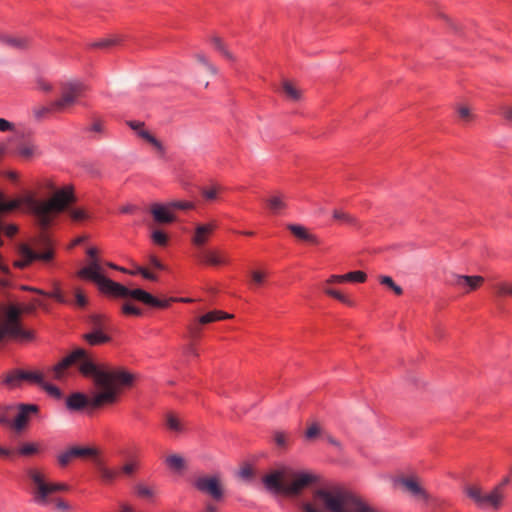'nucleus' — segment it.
Instances as JSON below:
<instances>
[{"instance_id": "f257e3e1", "label": "nucleus", "mask_w": 512, "mask_h": 512, "mask_svg": "<svg viewBox=\"0 0 512 512\" xmlns=\"http://www.w3.org/2000/svg\"><path fill=\"white\" fill-rule=\"evenodd\" d=\"M76 366L82 376L92 378L99 391L91 397L76 392L66 397V407L72 411H93L117 401L123 387L133 384L134 375L124 369L110 368L97 363L83 348H75L66 355V369Z\"/></svg>"}, {"instance_id": "f03ea898", "label": "nucleus", "mask_w": 512, "mask_h": 512, "mask_svg": "<svg viewBox=\"0 0 512 512\" xmlns=\"http://www.w3.org/2000/svg\"><path fill=\"white\" fill-rule=\"evenodd\" d=\"M301 512H383L340 487H323L300 504Z\"/></svg>"}, {"instance_id": "7ed1b4c3", "label": "nucleus", "mask_w": 512, "mask_h": 512, "mask_svg": "<svg viewBox=\"0 0 512 512\" xmlns=\"http://www.w3.org/2000/svg\"><path fill=\"white\" fill-rule=\"evenodd\" d=\"M265 488L275 494L297 496L318 482V476L305 470L283 466L266 474L263 479Z\"/></svg>"}, {"instance_id": "20e7f679", "label": "nucleus", "mask_w": 512, "mask_h": 512, "mask_svg": "<svg viewBox=\"0 0 512 512\" xmlns=\"http://www.w3.org/2000/svg\"><path fill=\"white\" fill-rule=\"evenodd\" d=\"M27 477L31 485V495L36 504L58 509L64 507L63 500L59 496V493L64 490L62 483L50 481L48 474L38 468L28 469Z\"/></svg>"}, {"instance_id": "39448f33", "label": "nucleus", "mask_w": 512, "mask_h": 512, "mask_svg": "<svg viewBox=\"0 0 512 512\" xmlns=\"http://www.w3.org/2000/svg\"><path fill=\"white\" fill-rule=\"evenodd\" d=\"M21 309L10 305L4 310L0 320V342L5 338L17 341H29L33 338L30 331L22 328L20 323Z\"/></svg>"}, {"instance_id": "423d86ee", "label": "nucleus", "mask_w": 512, "mask_h": 512, "mask_svg": "<svg viewBox=\"0 0 512 512\" xmlns=\"http://www.w3.org/2000/svg\"><path fill=\"white\" fill-rule=\"evenodd\" d=\"M101 293L121 297V298H133L137 301H140L148 306L156 307V308H166L169 306L170 300H159L150 293L142 289H129L126 286L119 284L114 281L108 282L106 287L101 291Z\"/></svg>"}, {"instance_id": "0eeeda50", "label": "nucleus", "mask_w": 512, "mask_h": 512, "mask_svg": "<svg viewBox=\"0 0 512 512\" xmlns=\"http://www.w3.org/2000/svg\"><path fill=\"white\" fill-rule=\"evenodd\" d=\"M86 253L90 261L77 272V276L81 279L94 282L101 292L111 279L107 278L104 274L103 264L98 258V249L96 247H90L86 250Z\"/></svg>"}, {"instance_id": "6e6552de", "label": "nucleus", "mask_w": 512, "mask_h": 512, "mask_svg": "<svg viewBox=\"0 0 512 512\" xmlns=\"http://www.w3.org/2000/svg\"><path fill=\"white\" fill-rule=\"evenodd\" d=\"M21 381L37 384L47 391V393L55 398H60L61 391L54 385L50 384L43 373L38 371L13 370L5 377V383L11 386L18 385Z\"/></svg>"}, {"instance_id": "1a4fd4ad", "label": "nucleus", "mask_w": 512, "mask_h": 512, "mask_svg": "<svg viewBox=\"0 0 512 512\" xmlns=\"http://www.w3.org/2000/svg\"><path fill=\"white\" fill-rule=\"evenodd\" d=\"M464 493L478 508L484 510H499L505 498L504 492H500L499 489H492L489 493H483L482 489L476 485H466Z\"/></svg>"}, {"instance_id": "9d476101", "label": "nucleus", "mask_w": 512, "mask_h": 512, "mask_svg": "<svg viewBox=\"0 0 512 512\" xmlns=\"http://www.w3.org/2000/svg\"><path fill=\"white\" fill-rule=\"evenodd\" d=\"M88 91V86L78 79L66 82V112H71L77 105H84L83 99Z\"/></svg>"}, {"instance_id": "9b49d317", "label": "nucleus", "mask_w": 512, "mask_h": 512, "mask_svg": "<svg viewBox=\"0 0 512 512\" xmlns=\"http://www.w3.org/2000/svg\"><path fill=\"white\" fill-rule=\"evenodd\" d=\"M52 256L53 253L51 250L37 252L28 244H21L18 247V259L14 262V266L23 269L36 260L49 261Z\"/></svg>"}, {"instance_id": "f8f14e48", "label": "nucleus", "mask_w": 512, "mask_h": 512, "mask_svg": "<svg viewBox=\"0 0 512 512\" xmlns=\"http://www.w3.org/2000/svg\"><path fill=\"white\" fill-rule=\"evenodd\" d=\"M194 486L202 493L208 494L215 500L223 497V488L218 476H199L194 481Z\"/></svg>"}, {"instance_id": "ddd939ff", "label": "nucleus", "mask_w": 512, "mask_h": 512, "mask_svg": "<svg viewBox=\"0 0 512 512\" xmlns=\"http://www.w3.org/2000/svg\"><path fill=\"white\" fill-rule=\"evenodd\" d=\"M127 125L135 131V133L144 141L151 144L158 152L164 153L165 149L163 144L156 139L146 128L145 123L142 121L130 120Z\"/></svg>"}, {"instance_id": "4468645a", "label": "nucleus", "mask_w": 512, "mask_h": 512, "mask_svg": "<svg viewBox=\"0 0 512 512\" xmlns=\"http://www.w3.org/2000/svg\"><path fill=\"white\" fill-rule=\"evenodd\" d=\"M216 228H217L216 221L197 224L195 227L194 234L191 238V242L193 243V245H195L199 248L204 246Z\"/></svg>"}, {"instance_id": "2eb2a0df", "label": "nucleus", "mask_w": 512, "mask_h": 512, "mask_svg": "<svg viewBox=\"0 0 512 512\" xmlns=\"http://www.w3.org/2000/svg\"><path fill=\"white\" fill-rule=\"evenodd\" d=\"M484 283L482 276L454 275L451 284L469 293L478 289Z\"/></svg>"}, {"instance_id": "dca6fc26", "label": "nucleus", "mask_w": 512, "mask_h": 512, "mask_svg": "<svg viewBox=\"0 0 512 512\" xmlns=\"http://www.w3.org/2000/svg\"><path fill=\"white\" fill-rule=\"evenodd\" d=\"M399 483L412 496L417 497L419 499H424V500L428 499V494L425 491V489L422 487L421 481L418 477H415V476L403 477L399 480Z\"/></svg>"}, {"instance_id": "f3484780", "label": "nucleus", "mask_w": 512, "mask_h": 512, "mask_svg": "<svg viewBox=\"0 0 512 512\" xmlns=\"http://www.w3.org/2000/svg\"><path fill=\"white\" fill-rule=\"evenodd\" d=\"M92 219L91 211L82 205H75L68 208V216L66 220H69L75 225H83Z\"/></svg>"}, {"instance_id": "a211bd4d", "label": "nucleus", "mask_w": 512, "mask_h": 512, "mask_svg": "<svg viewBox=\"0 0 512 512\" xmlns=\"http://www.w3.org/2000/svg\"><path fill=\"white\" fill-rule=\"evenodd\" d=\"M98 455L97 449L93 447L87 446H72L66 448V463L74 458L88 459L92 458L95 461V458Z\"/></svg>"}, {"instance_id": "6ab92c4d", "label": "nucleus", "mask_w": 512, "mask_h": 512, "mask_svg": "<svg viewBox=\"0 0 512 512\" xmlns=\"http://www.w3.org/2000/svg\"><path fill=\"white\" fill-rule=\"evenodd\" d=\"M150 212L154 220L160 224L172 223L175 220L168 203L166 205L155 203L151 205Z\"/></svg>"}, {"instance_id": "aec40b11", "label": "nucleus", "mask_w": 512, "mask_h": 512, "mask_svg": "<svg viewBox=\"0 0 512 512\" xmlns=\"http://www.w3.org/2000/svg\"><path fill=\"white\" fill-rule=\"evenodd\" d=\"M37 409L36 405H21L12 424L14 429L17 431L24 429L28 423L29 415L37 412Z\"/></svg>"}, {"instance_id": "412c9836", "label": "nucleus", "mask_w": 512, "mask_h": 512, "mask_svg": "<svg viewBox=\"0 0 512 512\" xmlns=\"http://www.w3.org/2000/svg\"><path fill=\"white\" fill-rule=\"evenodd\" d=\"M367 275L363 271H353L344 275H332L326 280L327 285L339 284L345 281L363 283Z\"/></svg>"}, {"instance_id": "4be33fe9", "label": "nucleus", "mask_w": 512, "mask_h": 512, "mask_svg": "<svg viewBox=\"0 0 512 512\" xmlns=\"http://www.w3.org/2000/svg\"><path fill=\"white\" fill-rule=\"evenodd\" d=\"M287 229L298 239L303 240L305 242L311 243V244H319V239L316 235L311 234L309 230L299 224H288Z\"/></svg>"}, {"instance_id": "5701e85b", "label": "nucleus", "mask_w": 512, "mask_h": 512, "mask_svg": "<svg viewBox=\"0 0 512 512\" xmlns=\"http://www.w3.org/2000/svg\"><path fill=\"white\" fill-rule=\"evenodd\" d=\"M0 43L6 45L7 47L13 49H25L28 47V40L23 37L14 36L10 34H5V36H0Z\"/></svg>"}, {"instance_id": "b1692460", "label": "nucleus", "mask_w": 512, "mask_h": 512, "mask_svg": "<svg viewBox=\"0 0 512 512\" xmlns=\"http://www.w3.org/2000/svg\"><path fill=\"white\" fill-rule=\"evenodd\" d=\"M63 105V99H59L51 103L48 106H35L32 109L34 118L36 120H43L48 117L50 113L56 108H60Z\"/></svg>"}, {"instance_id": "393cba45", "label": "nucleus", "mask_w": 512, "mask_h": 512, "mask_svg": "<svg viewBox=\"0 0 512 512\" xmlns=\"http://www.w3.org/2000/svg\"><path fill=\"white\" fill-rule=\"evenodd\" d=\"M200 260L206 264L217 266L225 264L227 261L221 253L216 250H205L199 256Z\"/></svg>"}, {"instance_id": "a878e982", "label": "nucleus", "mask_w": 512, "mask_h": 512, "mask_svg": "<svg viewBox=\"0 0 512 512\" xmlns=\"http://www.w3.org/2000/svg\"><path fill=\"white\" fill-rule=\"evenodd\" d=\"M231 318H233L232 314H228L226 312L219 311V310H214V311H210V312L202 315L201 317H199L198 322H199V324L205 325V324H209V323H212L215 321L231 319Z\"/></svg>"}, {"instance_id": "bb28decb", "label": "nucleus", "mask_w": 512, "mask_h": 512, "mask_svg": "<svg viewBox=\"0 0 512 512\" xmlns=\"http://www.w3.org/2000/svg\"><path fill=\"white\" fill-rule=\"evenodd\" d=\"M123 38L119 35H114L108 38L99 39L89 44L92 49H108L116 46L122 42Z\"/></svg>"}, {"instance_id": "cd10ccee", "label": "nucleus", "mask_w": 512, "mask_h": 512, "mask_svg": "<svg viewBox=\"0 0 512 512\" xmlns=\"http://www.w3.org/2000/svg\"><path fill=\"white\" fill-rule=\"evenodd\" d=\"M95 465L103 481L109 483L116 478L117 472L107 468L100 458H95Z\"/></svg>"}, {"instance_id": "c85d7f7f", "label": "nucleus", "mask_w": 512, "mask_h": 512, "mask_svg": "<svg viewBox=\"0 0 512 512\" xmlns=\"http://www.w3.org/2000/svg\"><path fill=\"white\" fill-rule=\"evenodd\" d=\"M332 217L335 221L348 224L351 226H356L358 224L357 219L349 214L348 212L342 210V209H334L332 212Z\"/></svg>"}, {"instance_id": "c756f323", "label": "nucleus", "mask_w": 512, "mask_h": 512, "mask_svg": "<svg viewBox=\"0 0 512 512\" xmlns=\"http://www.w3.org/2000/svg\"><path fill=\"white\" fill-rule=\"evenodd\" d=\"M84 339L90 345H98L102 343H107L110 341V337L105 335L102 330H93L90 333L84 335Z\"/></svg>"}, {"instance_id": "7c9ffc66", "label": "nucleus", "mask_w": 512, "mask_h": 512, "mask_svg": "<svg viewBox=\"0 0 512 512\" xmlns=\"http://www.w3.org/2000/svg\"><path fill=\"white\" fill-rule=\"evenodd\" d=\"M283 93L291 101H299L302 96V91L299 90L289 81H284L282 84Z\"/></svg>"}, {"instance_id": "2f4dec72", "label": "nucleus", "mask_w": 512, "mask_h": 512, "mask_svg": "<svg viewBox=\"0 0 512 512\" xmlns=\"http://www.w3.org/2000/svg\"><path fill=\"white\" fill-rule=\"evenodd\" d=\"M329 286L330 285H327L325 283L324 288H323L325 294H327L330 297H333V298L337 299L341 303L346 304L348 306L352 307V306L355 305L354 301L352 299H350L348 296L342 294L341 292H339V291H337V290H335V289H333V288H331Z\"/></svg>"}, {"instance_id": "473e14b6", "label": "nucleus", "mask_w": 512, "mask_h": 512, "mask_svg": "<svg viewBox=\"0 0 512 512\" xmlns=\"http://www.w3.org/2000/svg\"><path fill=\"white\" fill-rule=\"evenodd\" d=\"M267 205L273 213H278L286 208L285 198L280 194L272 195L267 199Z\"/></svg>"}, {"instance_id": "72a5a7b5", "label": "nucleus", "mask_w": 512, "mask_h": 512, "mask_svg": "<svg viewBox=\"0 0 512 512\" xmlns=\"http://www.w3.org/2000/svg\"><path fill=\"white\" fill-rule=\"evenodd\" d=\"M495 294L497 297H511L512 298V281H501L494 285Z\"/></svg>"}, {"instance_id": "f704fd0d", "label": "nucleus", "mask_w": 512, "mask_h": 512, "mask_svg": "<svg viewBox=\"0 0 512 512\" xmlns=\"http://www.w3.org/2000/svg\"><path fill=\"white\" fill-rule=\"evenodd\" d=\"M211 42L215 50H217L223 57L230 61H235V56L228 50L221 38L213 37Z\"/></svg>"}, {"instance_id": "c9c22d12", "label": "nucleus", "mask_w": 512, "mask_h": 512, "mask_svg": "<svg viewBox=\"0 0 512 512\" xmlns=\"http://www.w3.org/2000/svg\"><path fill=\"white\" fill-rule=\"evenodd\" d=\"M79 196L76 194L74 186L66 184V216H68V208L79 205Z\"/></svg>"}, {"instance_id": "e433bc0d", "label": "nucleus", "mask_w": 512, "mask_h": 512, "mask_svg": "<svg viewBox=\"0 0 512 512\" xmlns=\"http://www.w3.org/2000/svg\"><path fill=\"white\" fill-rule=\"evenodd\" d=\"M166 425L168 429L174 432H182L183 431V423L182 421L173 413H168L166 415Z\"/></svg>"}, {"instance_id": "4c0bfd02", "label": "nucleus", "mask_w": 512, "mask_h": 512, "mask_svg": "<svg viewBox=\"0 0 512 512\" xmlns=\"http://www.w3.org/2000/svg\"><path fill=\"white\" fill-rule=\"evenodd\" d=\"M166 464L171 468V469H174V470H182L185 468V460L182 456L178 455V454H172V455H169L167 458H166Z\"/></svg>"}, {"instance_id": "58836bf2", "label": "nucleus", "mask_w": 512, "mask_h": 512, "mask_svg": "<svg viewBox=\"0 0 512 512\" xmlns=\"http://www.w3.org/2000/svg\"><path fill=\"white\" fill-rule=\"evenodd\" d=\"M19 454L23 456H32L40 452V445L38 443H24L19 448Z\"/></svg>"}, {"instance_id": "ea45409f", "label": "nucleus", "mask_w": 512, "mask_h": 512, "mask_svg": "<svg viewBox=\"0 0 512 512\" xmlns=\"http://www.w3.org/2000/svg\"><path fill=\"white\" fill-rule=\"evenodd\" d=\"M266 272L264 271H261V270H253L250 272V277H251V280H250V285L251 287H260L264 284L265 282V279H266Z\"/></svg>"}, {"instance_id": "a19ab883", "label": "nucleus", "mask_w": 512, "mask_h": 512, "mask_svg": "<svg viewBox=\"0 0 512 512\" xmlns=\"http://www.w3.org/2000/svg\"><path fill=\"white\" fill-rule=\"evenodd\" d=\"M379 282L391 289L396 295H401L403 293V289L397 285L390 276H380Z\"/></svg>"}, {"instance_id": "79ce46f5", "label": "nucleus", "mask_w": 512, "mask_h": 512, "mask_svg": "<svg viewBox=\"0 0 512 512\" xmlns=\"http://www.w3.org/2000/svg\"><path fill=\"white\" fill-rule=\"evenodd\" d=\"M89 323L93 330H103L106 324V317L101 314H92L89 316Z\"/></svg>"}, {"instance_id": "37998d69", "label": "nucleus", "mask_w": 512, "mask_h": 512, "mask_svg": "<svg viewBox=\"0 0 512 512\" xmlns=\"http://www.w3.org/2000/svg\"><path fill=\"white\" fill-rule=\"evenodd\" d=\"M221 188L219 186L203 187L201 188V195L207 201H213L217 198V195Z\"/></svg>"}, {"instance_id": "c03bdc74", "label": "nucleus", "mask_w": 512, "mask_h": 512, "mask_svg": "<svg viewBox=\"0 0 512 512\" xmlns=\"http://www.w3.org/2000/svg\"><path fill=\"white\" fill-rule=\"evenodd\" d=\"M457 112H458L460 119L465 123L472 121L475 117L472 110L470 109V107L465 106V105L458 106Z\"/></svg>"}, {"instance_id": "a18cd8bd", "label": "nucleus", "mask_w": 512, "mask_h": 512, "mask_svg": "<svg viewBox=\"0 0 512 512\" xmlns=\"http://www.w3.org/2000/svg\"><path fill=\"white\" fill-rule=\"evenodd\" d=\"M126 273L130 274V275L141 274L147 280H151V281L157 280V276L155 274L151 273L148 269L143 268L141 266H136L134 270H128V272H126Z\"/></svg>"}, {"instance_id": "49530a36", "label": "nucleus", "mask_w": 512, "mask_h": 512, "mask_svg": "<svg viewBox=\"0 0 512 512\" xmlns=\"http://www.w3.org/2000/svg\"><path fill=\"white\" fill-rule=\"evenodd\" d=\"M168 207H170V209H179V210H189V209H193L194 208V204L192 202H189V201H180V200H177V201H171L168 203Z\"/></svg>"}, {"instance_id": "de8ad7c7", "label": "nucleus", "mask_w": 512, "mask_h": 512, "mask_svg": "<svg viewBox=\"0 0 512 512\" xmlns=\"http://www.w3.org/2000/svg\"><path fill=\"white\" fill-rule=\"evenodd\" d=\"M151 238L155 244L160 246H165L168 242L167 235L161 230H154L152 232Z\"/></svg>"}, {"instance_id": "09e8293b", "label": "nucleus", "mask_w": 512, "mask_h": 512, "mask_svg": "<svg viewBox=\"0 0 512 512\" xmlns=\"http://www.w3.org/2000/svg\"><path fill=\"white\" fill-rule=\"evenodd\" d=\"M75 304L77 307L84 308L88 304V298L81 289H76L74 292Z\"/></svg>"}, {"instance_id": "8fccbe9b", "label": "nucleus", "mask_w": 512, "mask_h": 512, "mask_svg": "<svg viewBox=\"0 0 512 512\" xmlns=\"http://www.w3.org/2000/svg\"><path fill=\"white\" fill-rule=\"evenodd\" d=\"M288 439H289V436L282 431H276L274 433V441H275L276 445L281 448L287 447Z\"/></svg>"}, {"instance_id": "3c124183", "label": "nucleus", "mask_w": 512, "mask_h": 512, "mask_svg": "<svg viewBox=\"0 0 512 512\" xmlns=\"http://www.w3.org/2000/svg\"><path fill=\"white\" fill-rule=\"evenodd\" d=\"M50 376L54 379H61L64 375V358L60 359L57 365L50 371Z\"/></svg>"}, {"instance_id": "603ef678", "label": "nucleus", "mask_w": 512, "mask_h": 512, "mask_svg": "<svg viewBox=\"0 0 512 512\" xmlns=\"http://www.w3.org/2000/svg\"><path fill=\"white\" fill-rule=\"evenodd\" d=\"M122 312L126 315H134V316L142 315V310L130 303L123 304Z\"/></svg>"}, {"instance_id": "864d4df0", "label": "nucleus", "mask_w": 512, "mask_h": 512, "mask_svg": "<svg viewBox=\"0 0 512 512\" xmlns=\"http://www.w3.org/2000/svg\"><path fill=\"white\" fill-rule=\"evenodd\" d=\"M321 428L318 423H312L308 429L306 430L305 436L307 439L311 440L320 435Z\"/></svg>"}, {"instance_id": "5fc2aeb1", "label": "nucleus", "mask_w": 512, "mask_h": 512, "mask_svg": "<svg viewBox=\"0 0 512 512\" xmlns=\"http://www.w3.org/2000/svg\"><path fill=\"white\" fill-rule=\"evenodd\" d=\"M136 492L142 498H151L154 496L153 490L150 487L142 485V484H139L136 487Z\"/></svg>"}, {"instance_id": "6e6d98bb", "label": "nucleus", "mask_w": 512, "mask_h": 512, "mask_svg": "<svg viewBox=\"0 0 512 512\" xmlns=\"http://www.w3.org/2000/svg\"><path fill=\"white\" fill-rule=\"evenodd\" d=\"M499 113L508 122L512 123V105H502L499 108Z\"/></svg>"}, {"instance_id": "4d7b16f0", "label": "nucleus", "mask_w": 512, "mask_h": 512, "mask_svg": "<svg viewBox=\"0 0 512 512\" xmlns=\"http://www.w3.org/2000/svg\"><path fill=\"white\" fill-rule=\"evenodd\" d=\"M35 152V147L33 145H26V146H21L19 148V154L23 157H30L34 154Z\"/></svg>"}, {"instance_id": "13d9d810", "label": "nucleus", "mask_w": 512, "mask_h": 512, "mask_svg": "<svg viewBox=\"0 0 512 512\" xmlns=\"http://www.w3.org/2000/svg\"><path fill=\"white\" fill-rule=\"evenodd\" d=\"M88 239L87 235H80L72 240L68 245H66V250L72 249L82 243H84Z\"/></svg>"}, {"instance_id": "bf43d9fd", "label": "nucleus", "mask_w": 512, "mask_h": 512, "mask_svg": "<svg viewBox=\"0 0 512 512\" xmlns=\"http://www.w3.org/2000/svg\"><path fill=\"white\" fill-rule=\"evenodd\" d=\"M136 468H137L136 463L130 462V463L125 464L122 467V472H123V474L130 476L136 471Z\"/></svg>"}, {"instance_id": "052dcab7", "label": "nucleus", "mask_w": 512, "mask_h": 512, "mask_svg": "<svg viewBox=\"0 0 512 512\" xmlns=\"http://www.w3.org/2000/svg\"><path fill=\"white\" fill-rule=\"evenodd\" d=\"M200 325L201 324H199V322H198V323L188 327L189 332L193 338H198L200 336V333H201Z\"/></svg>"}, {"instance_id": "680f3d73", "label": "nucleus", "mask_w": 512, "mask_h": 512, "mask_svg": "<svg viewBox=\"0 0 512 512\" xmlns=\"http://www.w3.org/2000/svg\"><path fill=\"white\" fill-rule=\"evenodd\" d=\"M14 128L13 123L9 122L6 119L0 118V131L5 132L12 130Z\"/></svg>"}, {"instance_id": "e2e57ef3", "label": "nucleus", "mask_w": 512, "mask_h": 512, "mask_svg": "<svg viewBox=\"0 0 512 512\" xmlns=\"http://www.w3.org/2000/svg\"><path fill=\"white\" fill-rule=\"evenodd\" d=\"M195 58H196V60H197L199 63H201V64H202L203 66H205V67L210 63V61L208 60V58L206 57V55H205V54H203V53H197V54L195 55Z\"/></svg>"}, {"instance_id": "0e129e2a", "label": "nucleus", "mask_w": 512, "mask_h": 512, "mask_svg": "<svg viewBox=\"0 0 512 512\" xmlns=\"http://www.w3.org/2000/svg\"><path fill=\"white\" fill-rule=\"evenodd\" d=\"M150 265L155 269H164V265L156 257L150 258Z\"/></svg>"}, {"instance_id": "69168bd1", "label": "nucleus", "mask_w": 512, "mask_h": 512, "mask_svg": "<svg viewBox=\"0 0 512 512\" xmlns=\"http://www.w3.org/2000/svg\"><path fill=\"white\" fill-rule=\"evenodd\" d=\"M186 352L194 357H198V351L197 349L195 348V346L193 344H189L187 347H186Z\"/></svg>"}, {"instance_id": "338daca9", "label": "nucleus", "mask_w": 512, "mask_h": 512, "mask_svg": "<svg viewBox=\"0 0 512 512\" xmlns=\"http://www.w3.org/2000/svg\"><path fill=\"white\" fill-rule=\"evenodd\" d=\"M509 481H510L509 478L506 477L493 489H499L500 492H504V487L509 483Z\"/></svg>"}, {"instance_id": "774afa93", "label": "nucleus", "mask_w": 512, "mask_h": 512, "mask_svg": "<svg viewBox=\"0 0 512 512\" xmlns=\"http://www.w3.org/2000/svg\"><path fill=\"white\" fill-rule=\"evenodd\" d=\"M206 69L212 75H216L218 73L217 67L213 65L211 62L206 66Z\"/></svg>"}]
</instances>
